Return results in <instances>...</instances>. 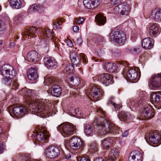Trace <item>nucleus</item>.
<instances>
[{
    "label": "nucleus",
    "instance_id": "obj_4",
    "mask_svg": "<svg viewBox=\"0 0 161 161\" xmlns=\"http://www.w3.org/2000/svg\"><path fill=\"white\" fill-rule=\"evenodd\" d=\"M57 129L65 137L69 136L76 132L75 126L69 123L61 124L57 127Z\"/></svg>",
    "mask_w": 161,
    "mask_h": 161
},
{
    "label": "nucleus",
    "instance_id": "obj_28",
    "mask_svg": "<svg viewBox=\"0 0 161 161\" xmlns=\"http://www.w3.org/2000/svg\"><path fill=\"white\" fill-rule=\"evenodd\" d=\"M160 136L156 132H151L149 135V140L153 143L157 144L160 141Z\"/></svg>",
    "mask_w": 161,
    "mask_h": 161
},
{
    "label": "nucleus",
    "instance_id": "obj_48",
    "mask_svg": "<svg viewBox=\"0 0 161 161\" xmlns=\"http://www.w3.org/2000/svg\"><path fill=\"white\" fill-rule=\"evenodd\" d=\"M11 83L9 84L10 87H12V88L15 90L18 89V85L17 83L14 81V80H11Z\"/></svg>",
    "mask_w": 161,
    "mask_h": 161
},
{
    "label": "nucleus",
    "instance_id": "obj_38",
    "mask_svg": "<svg viewBox=\"0 0 161 161\" xmlns=\"http://www.w3.org/2000/svg\"><path fill=\"white\" fill-rule=\"evenodd\" d=\"M127 51L130 53L135 55L139 54L141 51V48L140 47H128Z\"/></svg>",
    "mask_w": 161,
    "mask_h": 161
},
{
    "label": "nucleus",
    "instance_id": "obj_26",
    "mask_svg": "<svg viewBox=\"0 0 161 161\" xmlns=\"http://www.w3.org/2000/svg\"><path fill=\"white\" fill-rule=\"evenodd\" d=\"M104 68L107 71L110 73H115L117 71V67L115 64L111 63H105Z\"/></svg>",
    "mask_w": 161,
    "mask_h": 161
},
{
    "label": "nucleus",
    "instance_id": "obj_14",
    "mask_svg": "<svg viewBox=\"0 0 161 161\" xmlns=\"http://www.w3.org/2000/svg\"><path fill=\"white\" fill-rule=\"evenodd\" d=\"M33 136L34 140L36 142H44L49 137L48 132L46 130H43L42 132L40 130L38 131L36 130V132L33 134Z\"/></svg>",
    "mask_w": 161,
    "mask_h": 161
},
{
    "label": "nucleus",
    "instance_id": "obj_42",
    "mask_svg": "<svg viewBox=\"0 0 161 161\" xmlns=\"http://www.w3.org/2000/svg\"><path fill=\"white\" fill-rule=\"evenodd\" d=\"M64 22V19L59 18L56 19L53 22L54 28L58 29L61 28L62 23Z\"/></svg>",
    "mask_w": 161,
    "mask_h": 161
},
{
    "label": "nucleus",
    "instance_id": "obj_9",
    "mask_svg": "<svg viewBox=\"0 0 161 161\" xmlns=\"http://www.w3.org/2000/svg\"><path fill=\"white\" fill-rule=\"evenodd\" d=\"M43 30L41 28H37L35 27L31 26L27 28L25 31L24 34V38L26 37L28 39H31L32 37H35L38 35L41 30Z\"/></svg>",
    "mask_w": 161,
    "mask_h": 161
},
{
    "label": "nucleus",
    "instance_id": "obj_56",
    "mask_svg": "<svg viewBox=\"0 0 161 161\" xmlns=\"http://www.w3.org/2000/svg\"><path fill=\"white\" fill-rule=\"evenodd\" d=\"M75 114L78 116H81V113L79 111L78 109H75Z\"/></svg>",
    "mask_w": 161,
    "mask_h": 161
},
{
    "label": "nucleus",
    "instance_id": "obj_41",
    "mask_svg": "<svg viewBox=\"0 0 161 161\" xmlns=\"http://www.w3.org/2000/svg\"><path fill=\"white\" fill-rule=\"evenodd\" d=\"M23 18V16L22 14H18L14 18L13 21L14 23L19 25L22 23Z\"/></svg>",
    "mask_w": 161,
    "mask_h": 161
},
{
    "label": "nucleus",
    "instance_id": "obj_55",
    "mask_svg": "<svg viewBox=\"0 0 161 161\" xmlns=\"http://www.w3.org/2000/svg\"><path fill=\"white\" fill-rule=\"evenodd\" d=\"M67 45L69 47H72L73 46V44L72 41L70 40H68L67 42Z\"/></svg>",
    "mask_w": 161,
    "mask_h": 161
},
{
    "label": "nucleus",
    "instance_id": "obj_2",
    "mask_svg": "<svg viewBox=\"0 0 161 161\" xmlns=\"http://www.w3.org/2000/svg\"><path fill=\"white\" fill-rule=\"evenodd\" d=\"M98 127L99 132L101 135H104L107 133H113L121 134L122 136L126 137L129 133L128 131L125 130L122 133L120 128L117 126L114 125L113 124L108 122L106 120L103 122H97V123Z\"/></svg>",
    "mask_w": 161,
    "mask_h": 161
},
{
    "label": "nucleus",
    "instance_id": "obj_52",
    "mask_svg": "<svg viewBox=\"0 0 161 161\" xmlns=\"http://www.w3.org/2000/svg\"><path fill=\"white\" fill-rule=\"evenodd\" d=\"M2 140H1L0 142H1ZM4 151L3 145L2 143L0 142V153H2L4 152Z\"/></svg>",
    "mask_w": 161,
    "mask_h": 161
},
{
    "label": "nucleus",
    "instance_id": "obj_44",
    "mask_svg": "<svg viewBox=\"0 0 161 161\" xmlns=\"http://www.w3.org/2000/svg\"><path fill=\"white\" fill-rule=\"evenodd\" d=\"M130 115L129 113L124 111H121L118 115L119 119L121 120H125L128 119Z\"/></svg>",
    "mask_w": 161,
    "mask_h": 161
},
{
    "label": "nucleus",
    "instance_id": "obj_34",
    "mask_svg": "<svg viewBox=\"0 0 161 161\" xmlns=\"http://www.w3.org/2000/svg\"><path fill=\"white\" fill-rule=\"evenodd\" d=\"M84 132L87 136H92L94 131V128L90 124L85 123L84 125Z\"/></svg>",
    "mask_w": 161,
    "mask_h": 161
},
{
    "label": "nucleus",
    "instance_id": "obj_17",
    "mask_svg": "<svg viewBox=\"0 0 161 161\" xmlns=\"http://www.w3.org/2000/svg\"><path fill=\"white\" fill-rule=\"evenodd\" d=\"M43 61L46 66L48 68L55 69L57 66V63L53 58L45 57Z\"/></svg>",
    "mask_w": 161,
    "mask_h": 161
},
{
    "label": "nucleus",
    "instance_id": "obj_21",
    "mask_svg": "<svg viewBox=\"0 0 161 161\" xmlns=\"http://www.w3.org/2000/svg\"><path fill=\"white\" fill-rule=\"evenodd\" d=\"M28 79L31 80V82L35 83L36 80L38 78L36 69L35 68H32L29 69L27 72Z\"/></svg>",
    "mask_w": 161,
    "mask_h": 161
},
{
    "label": "nucleus",
    "instance_id": "obj_24",
    "mask_svg": "<svg viewBox=\"0 0 161 161\" xmlns=\"http://www.w3.org/2000/svg\"><path fill=\"white\" fill-rule=\"evenodd\" d=\"M154 41L153 39L146 38L143 39L142 43V47L146 49H150L153 46Z\"/></svg>",
    "mask_w": 161,
    "mask_h": 161
},
{
    "label": "nucleus",
    "instance_id": "obj_33",
    "mask_svg": "<svg viewBox=\"0 0 161 161\" xmlns=\"http://www.w3.org/2000/svg\"><path fill=\"white\" fill-rule=\"evenodd\" d=\"M114 96H111L108 100L107 104L109 105L111 104L114 107L115 110H118L122 107V104L120 103H118L117 102H114Z\"/></svg>",
    "mask_w": 161,
    "mask_h": 161
},
{
    "label": "nucleus",
    "instance_id": "obj_45",
    "mask_svg": "<svg viewBox=\"0 0 161 161\" xmlns=\"http://www.w3.org/2000/svg\"><path fill=\"white\" fill-rule=\"evenodd\" d=\"M44 83L45 86H51L55 85V81L52 78L45 79Z\"/></svg>",
    "mask_w": 161,
    "mask_h": 161
},
{
    "label": "nucleus",
    "instance_id": "obj_29",
    "mask_svg": "<svg viewBox=\"0 0 161 161\" xmlns=\"http://www.w3.org/2000/svg\"><path fill=\"white\" fill-rule=\"evenodd\" d=\"M30 11L36 12L37 11L39 13L43 12L45 10V8L42 5L35 4L32 6H30L29 8Z\"/></svg>",
    "mask_w": 161,
    "mask_h": 161
},
{
    "label": "nucleus",
    "instance_id": "obj_1",
    "mask_svg": "<svg viewBox=\"0 0 161 161\" xmlns=\"http://www.w3.org/2000/svg\"><path fill=\"white\" fill-rule=\"evenodd\" d=\"M19 94L23 96L27 97V98L28 105H26L25 108L23 106H16L11 108L13 114L17 117H21L24 114V111H30L35 113H38V115L42 117H47L52 114L53 106L51 101L48 99H36L34 100L32 98L35 95V91L24 88L19 92Z\"/></svg>",
    "mask_w": 161,
    "mask_h": 161
},
{
    "label": "nucleus",
    "instance_id": "obj_11",
    "mask_svg": "<svg viewBox=\"0 0 161 161\" xmlns=\"http://www.w3.org/2000/svg\"><path fill=\"white\" fill-rule=\"evenodd\" d=\"M98 81L106 86L111 84L114 82L112 75L107 73L102 74L97 76Z\"/></svg>",
    "mask_w": 161,
    "mask_h": 161
},
{
    "label": "nucleus",
    "instance_id": "obj_51",
    "mask_svg": "<svg viewBox=\"0 0 161 161\" xmlns=\"http://www.w3.org/2000/svg\"><path fill=\"white\" fill-rule=\"evenodd\" d=\"M97 113H98V114H99L100 113V114L101 115L102 114L103 115H104L105 116L106 113L105 112H104L103 109L101 108H99L98 110H97Z\"/></svg>",
    "mask_w": 161,
    "mask_h": 161
},
{
    "label": "nucleus",
    "instance_id": "obj_46",
    "mask_svg": "<svg viewBox=\"0 0 161 161\" xmlns=\"http://www.w3.org/2000/svg\"><path fill=\"white\" fill-rule=\"evenodd\" d=\"M90 150L93 152H96L98 150V146L96 142H93L91 145L90 147Z\"/></svg>",
    "mask_w": 161,
    "mask_h": 161
},
{
    "label": "nucleus",
    "instance_id": "obj_49",
    "mask_svg": "<svg viewBox=\"0 0 161 161\" xmlns=\"http://www.w3.org/2000/svg\"><path fill=\"white\" fill-rule=\"evenodd\" d=\"M94 40L95 42L98 43L101 42H103L104 40V38L102 36H97L94 38Z\"/></svg>",
    "mask_w": 161,
    "mask_h": 161
},
{
    "label": "nucleus",
    "instance_id": "obj_40",
    "mask_svg": "<svg viewBox=\"0 0 161 161\" xmlns=\"http://www.w3.org/2000/svg\"><path fill=\"white\" fill-rule=\"evenodd\" d=\"M10 3L12 7L16 9H19L22 6L20 0H11Z\"/></svg>",
    "mask_w": 161,
    "mask_h": 161
},
{
    "label": "nucleus",
    "instance_id": "obj_12",
    "mask_svg": "<svg viewBox=\"0 0 161 161\" xmlns=\"http://www.w3.org/2000/svg\"><path fill=\"white\" fill-rule=\"evenodd\" d=\"M141 115L147 119H150L154 117V114L152 108L148 104H146L141 110Z\"/></svg>",
    "mask_w": 161,
    "mask_h": 161
},
{
    "label": "nucleus",
    "instance_id": "obj_53",
    "mask_svg": "<svg viewBox=\"0 0 161 161\" xmlns=\"http://www.w3.org/2000/svg\"><path fill=\"white\" fill-rule=\"evenodd\" d=\"M73 30L75 32H77L79 31V27L78 26H75L73 28Z\"/></svg>",
    "mask_w": 161,
    "mask_h": 161
},
{
    "label": "nucleus",
    "instance_id": "obj_8",
    "mask_svg": "<svg viewBox=\"0 0 161 161\" xmlns=\"http://www.w3.org/2000/svg\"><path fill=\"white\" fill-rule=\"evenodd\" d=\"M103 95V91L100 88L96 86H92L89 93V97L92 100H99Z\"/></svg>",
    "mask_w": 161,
    "mask_h": 161
},
{
    "label": "nucleus",
    "instance_id": "obj_59",
    "mask_svg": "<svg viewBox=\"0 0 161 161\" xmlns=\"http://www.w3.org/2000/svg\"><path fill=\"white\" fill-rule=\"evenodd\" d=\"M94 161H104V160L102 158L100 157L97 158Z\"/></svg>",
    "mask_w": 161,
    "mask_h": 161
},
{
    "label": "nucleus",
    "instance_id": "obj_64",
    "mask_svg": "<svg viewBox=\"0 0 161 161\" xmlns=\"http://www.w3.org/2000/svg\"><path fill=\"white\" fill-rule=\"evenodd\" d=\"M116 1V0H112L111 2H113L114 3H113L114 4H116V3H115V2Z\"/></svg>",
    "mask_w": 161,
    "mask_h": 161
},
{
    "label": "nucleus",
    "instance_id": "obj_63",
    "mask_svg": "<svg viewBox=\"0 0 161 161\" xmlns=\"http://www.w3.org/2000/svg\"><path fill=\"white\" fill-rule=\"evenodd\" d=\"M79 94L78 93H77L76 92H74V93L73 94V95L75 97H77V95H78Z\"/></svg>",
    "mask_w": 161,
    "mask_h": 161
},
{
    "label": "nucleus",
    "instance_id": "obj_61",
    "mask_svg": "<svg viewBox=\"0 0 161 161\" xmlns=\"http://www.w3.org/2000/svg\"><path fill=\"white\" fill-rule=\"evenodd\" d=\"M3 135L2 128L0 127V141H1V140H2L1 137Z\"/></svg>",
    "mask_w": 161,
    "mask_h": 161
},
{
    "label": "nucleus",
    "instance_id": "obj_16",
    "mask_svg": "<svg viewBox=\"0 0 161 161\" xmlns=\"http://www.w3.org/2000/svg\"><path fill=\"white\" fill-rule=\"evenodd\" d=\"M149 82L153 88H158L161 86V74L153 75L149 79Z\"/></svg>",
    "mask_w": 161,
    "mask_h": 161
},
{
    "label": "nucleus",
    "instance_id": "obj_47",
    "mask_svg": "<svg viewBox=\"0 0 161 161\" xmlns=\"http://www.w3.org/2000/svg\"><path fill=\"white\" fill-rule=\"evenodd\" d=\"M5 21V19H4L1 20L0 18V32L3 31L5 29L6 26Z\"/></svg>",
    "mask_w": 161,
    "mask_h": 161
},
{
    "label": "nucleus",
    "instance_id": "obj_10",
    "mask_svg": "<svg viewBox=\"0 0 161 161\" xmlns=\"http://www.w3.org/2000/svg\"><path fill=\"white\" fill-rule=\"evenodd\" d=\"M138 92L139 96L135 101H132L129 104L135 107H137L141 104L142 105L145 103V101L147 99V94L144 91H139Z\"/></svg>",
    "mask_w": 161,
    "mask_h": 161
},
{
    "label": "nucleus",
    "instance_id": "obj_58",
    "mask_svg": "<svg viewBox=\"0 0 161 161\" xmlns=\"http://www.w3.org/2000/svg\"><path fill=\"white\" fill-rule=\"evenodd\" d=\"M3 42L2 40H0V50L2 49L3 47Z\"/></svg>",
    "mask_w": 161,
    "mask_h": 161
},
{
    "label": "nucleus",
    "instance_id": "obj_5",
    "mask_svg": "<svg viewBox=\"0 0 161 161\" xmlns=\"http://www.w3.org/2000/svg\"><path fill=\"white\" fill-rule=\"evenodd\" d=\"M70 58L73 65L76 67H79L80 60L82 61L84 64L87 63L86 56L84 54H78L75 52H71L70 53Z\"/></svg>",
    "mask_w": 161,
    "mask_h": 161
},
{
    "label": "nucleus",
    "instance_id": "obj_36",
    "mask_svg": "<svg viewBox=\"0 0 161 161\" xmlns=\"http://www.w3.org/2000/svg\"><path fill=\"white\" fill-rule=\"evenodd\" d=\"M113 140L111 137H107L101 141L102 147L106 149L109 148L112 144Z\"/></svg>",
    "mask_w": 161,
    "mask_h": 161
},
{
    "label": "nucleus",
    "instance_id": "obj_57",
    "mask_svg": "<svg viewBox=\"0 0 161 161\" xmlns=\"http://www.w3.org/2000/svg\"><path fill=\"white\" fill-rule=\"evenodd\" d=\"M77 43L79 45H80L82 43V41L81 38H79L77 41Z\"/></svg>",
    "mask_w": 161,
    "mask_h": 161
},
{
    "label": "nucleus",
    "instance_id": "obj_27",
    "mask_svg": "<svg viewBox=\"0 0 161 161\" xmlns=\"http://www.w3.org/2000/svg\"><path fill=\"white\" fill-rule=\"evenodd\" d=\"M62 92L61 87L58 85H54L51 88V95L57 97H59L60 95Z\"/></svg>",
    "mask_w": 161,
    "mask_h": 161
},
{
    "label": "nucleus",
    "instance_id": "obj_37",
    "mask_svg": "<svg viewBox=\"0 0 161 161\" xmlns=\"http://www.w3.org/2000/svg\"><path fill=\"white\" fill-rule=\"evenodd\" d=\"M106 18L101 14H97L95 17V20L99 25H104L106 21Z\"/></svg>",
    "mask_w": 161,
    "mask_h": 161
},
{
    "label": "nucleus",
    "instance_id": "obj_22",
    "mask_svg": "<svg viewBox=\"0 0 161 161\" xmlns=\"http://www.w3.org/2000/svg\"><path fill=\"white\" fill-rule=\"evenodd\" d=\"M126 70H127V76L128 78L131 80H138L137 78V73L136 71L134 69L126 68Z\"/></svg>",
    "mask_w": 161,
    "mask_h": 161
},
{
    "label": "nucleus",
    "instance_id": "obj_25",
    "mask_svg": "<svg viewBox=\"0 0 161 161\" xmlns=\"http://www.w3.org/2000/svg\"><path fill=\"white\" fill-rule=\"evenodd\" d=\"M119 150L115 148L111 149L108 152L107 161H114L119 156Z\"/></svg>",
    "mask_w": 161,
    "mask_h": 161
},
{
    "label": "nucleus",
    "instance_id": "obj_19",
    "mask_svg": "<svg viewBox=\"0 0 161 161\" xmlns=\"http://www.w3.org/2000/svg\"><path fill=\"white\" fill-rule=\"evenodd\" d=\"M150 18L155 21H161V9L159 8L153 9L150 13Z\"/></svg>",
    "mask_w": 161,
    "mask_h": 161
},
{
    "label": "nucleus",
    "instance_id": "obj_6",
    "mask_svg": "<svg viewBox=\"0 0 161 161\" xmlns=\"http://www.w3.org/2000/svg\"><path fill=\"white\" fill-rule=\"evenodd\" d=\"M110 36L111 41L118 43L120 45L123 44L126 40L125 34L121 31H113L110 34Z\"/></svg>",
    "mask_w": 161,
    "mask_h": 161
},
{
    "label": "nucleus",
    "instance_id": "obj_32",
    "mask_svg": "<svg viewBox=\"0 0 161 161\" xmlns=\"http://www.w3.org/2000/svg\"><path fill=\"white\" fill-rule=\"evenodd\" d=\"M160 30V28L158 26V24L155 23L150 25L149 31L150 36L156 35Z\"/></svg>",
    "mask_w": 161,
    "mask_h": 161
},
{
    "label": "nucleus",
    "instance_id": "obj_20",
    "mask_svg": "<svg viewBox=\"0 0 161 161\" xmlns=\"http://www.w3.org/2000/svg\"><path fill=\"white\" fill-rule=\"evenodd\" d=\"M83 3L85 8L91 9L97 7L100 3L98 0H84Z\"/></svg>",
    "mask_w": 161,
    "mask_h": 161
},
{
    "label": "nucleus",
    "instance_id": "obj_7",
    "mask_svg": "<svg viewBox=\"0 0 161 161\" xmlns=\"http://www.w3.org/2000/svg\"><path fill=\"white\" fill-rule=\"evenodd\" d=\"M41 29L43 30H41L40 34H42L44 36L43 37L42 36H43L42 35H41V38L42 39V41L44 42L46 45L45 47H49L50 44H53V42L51 39L53 36V33L50 29H45L43 28H41Z\"/></svg>",
    "mask_w": 161,
    "mask_h": 161
},
{
    "label": "nucleus",
    "instance_id": "obj_43",
    "mask_svg": "<svg viewBox=\"0 0 161 161\" xmlns=\"http://www.w3.org/2000/svg\"><path fill=\"white\" fill-rule=\"evenodd\" d=\"M75 66L69 64H68L65 68L64 69L63 72L64 73L66 74H69L73 72V70Z\"/></svg>",
    "mask_w": 161,
    "mask_h": 161
},
{
    "label": "nucleus",
    "instance_id": "obj_23",
    "mask_svg": "<svg viewBox=\"0 0 161 161\" xmlns=\"http://www.w3.org/2000/svg\"><path fill=\"white\" fill-rule=\"evenodd\" d=\"M116 9H119V12L121 15H127L130 10L129 6L125 3H123L118 5L116 7Z\"/></svg>",
    "mask_w": 161,
    "mask_h": 161
},
{
    "label": "nucleus",
    "instance_id": "obj_60",
    "mask_svg": "<svg viewBox=\"0 0 161 161\" xmlns=\"http://www.w3.org/2000/svg\"><path fill=\"white\" fill-rule=\"evenodd\" d=\"M15 46V44L14 42L10 43L9 45V47L10 48H12Z\"/></svg>",
    "mask_w": 161,
    "mask_h": 161
},
{
    "label": "nucleus",
    "instance_id": "obj_35",
    "mask_svg": "<svg viewBox=\"0 0 161 161\" xmlns=\"http://www.w3.org/2000/svg\"><path fill=\"white\" fill-rule=\"evenodd\" d=\"M67 81L70 85L76 86L80 83V80L78 77L75 76L69 78Z\"/></svg>",
    "mask_w": 161,
    "mask_h": 161
},
{
    "label": "nucleus",
    "instance_id": "obj_18",
    "mask_svg": "<svg viewBox=\"0 0 161 161\" xmlns=\"http://www.w3.org/2000/svg\"><path fill=\"white\" fill-rule=\"evenodd\" d=\"M39 54L35 51H31L29 52L26 55V59L31 62H35L39 60Z\"/></svg>",
    "mask_w": 161,
    "mask_h": 161
},
{
    "label": "nucleus",
    "instance_id": "obj_13",
    "mask_svg": "<svg viewBox=\"0 0 161 161\" xmlns=\"http://www.w3.org/2000/svg\"><path fill=\"white\" fill-rule=\"evenodd\" d=\"M45 153L47 157L51 158L57 157L60 154L59 148L54 146L49 147L45 151Z\"/></svg>",
    "mask_w": 161,
    "mask_h": 161
},
{
    "label": "nucleus",
    "instance_id": "obj_62",
    "mask_svg": "<svg viewBox=\"0 0 161 161\" xmlns=\"http://www.w3.org/2000/svg\"><path fill=\"white\" fill-rule=\"evenodd\" d=\"M65 157L66 159H68L70 158L71 155L70 154H68V155H66Z\"/></svg>",
    "mask_w": 161,
    "mask_h": 161
},
{
    "label": "nucleus",
    "instance_id": "obj_31",
    "mask_svg": "<svg viewBox=\"0 0 161 161\" xmlns=\"http://www.w3.org/2000/svg\"><path fill=\"white\" fill-rule=\"evenodd\" d=\"M151 99L153 102L155 103L161 101V91L153 92L151 95Z\"/></svg>",
    "mask_w": 161,
    "mask_h": 161
},
{
    "label": "nucleus",
    "instance_id": "obj_39",
    "mask_svg": "<svg viewBox=\"0 0 161 161\" xmlns=\"http://www.w3.org/2000/svg\"><path fill=\"white\" fill-rule=\"evenodd\" d=\"M13 161H42L41 160H34L33 159H29L28 157L25 155H21L20 156H18L17 158H14Z\"/></svg>",
    "mask_w": 161,
    "mask_h": 161
},
{
    "label": "nucleus",
    "instance_id": "obj_15",
    "mask_svg": "<svg viewBox=\"0 0 161 161\" xmlns=\"http://www.w3.org/2000/svg\"><path fill=\"white\" fill-rule=\"evenodd\" d=\"M70 146L72 149L76 150L83 146L81 140L77 137H73L69 140Z\"/></svg>",
    "mask_w": 161,
    "mask_h": 161
},
{
    "label": "nucleus",
    "instance_id": "obj_54",
    "mask_svg": "<svg viewBox=\"0 0 161 161\" xmlns=\"http://www.w3.org/2000/svg\"><path fill=\"white\" fill-rule=\"evenodd\" d=\"M80 161H90L89 158L83 157L81 158L80 159Z\"/></svg>",
    "mask_w": 161,
    "mask_h": 161
},
{
    "label": "nucleus",
    "instance_id": "obj_30",
    "mask_svg": "<svg viewBox=\"0 0 161 161\" xmlns=\"http://www.w3.org/2000/svg\"><path fill=\"white\" fill-rule=\"evenodd\" d=\"M142 154L139 152H131L129 157V161H142Z\"/></svg>",
    "mask_w": 161,
    "mask_h": 161
},
{
    "label": "nucleus",
    "instance_id": "obj_50",
    "mask_svg": "<svg viewBox=\"0 0 161 161\" xmlns=\"http://www.w3.org/2000/svg\"><path fill=\"white\" fill-rule=\"evenodd\" d=\"M84 21V19L82 18H79V19L77 18H75L74 22L75 23H77L78 24H81L83 23Z\"/></svg>",
    "mask_w": 161,
    "mask_h": 161
},
{
    "label": "nucleus",
    "instance_id": "obj_3",
    "mask_svg": "<svg viewBox=\"0 0 161 161\" xmlns=\"http://www.w3.org/2000/svg\"><path fill=\"white\" fill-rule=\"evenodd\" d=\"M3 75L6 77L3 79V82L6 84H9L11 83L10 79H12L16 75V72L13 67L9 64H4L2 66H1Z\"/></svg>",
    "mask_w": 161,
    "mask_h": 161
}]
</instances>
